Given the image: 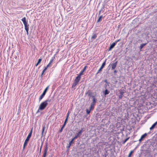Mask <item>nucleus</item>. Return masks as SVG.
Returning <instances> with one entry per match:
<instances>
[{"instance_id":"nucleus-37","label":"nucleus","mask_w":157,"mask_h":157,"mask_svg":"<svg viewBox=\"0 0 157 157\" xmlns=\"http://www.w3.org/2000/svg\"><path fill=\"white\" fill-rule=\"evenodd\" d=\"M71 145H70V144H69V145H68V146H67V147L68 148H69V147H70V146H71Z\"/></svg>"},{"instance_id":"nucleus-31","label":"nucleus","mask_w":157,"mask_h":157,"mask_svg":"<svg viewBox=\"0 0 157 157\" xmlns=\"http://www.w3.org/2000/svg\"><path fill=\"white\" fill-rule=\"evenodd\" d=\"M63 128L61 127V129L59 130V132L60 133L62 132L63 131Z\"/></svg>"},{"instance_id":"nucleus-4","label":"nucleus","mask_w":157,"mask_h":157,"mask_svg":"<svg viewBox=\"0 0 157 157\" xmlns=\"http://www.w3.org/2000/svg\"><path fill=\"white\" fill-rule=\"evenodd\" d=\"M47 105H48L47 104V102L45 103L44 101L41 103L39 106L37 113L39 112V110H42L44 109Z\"/></svg>"},{"instance_id":"nucleus-24","label":"nucleus","mask_w":157,"mask_h":157,"mask_svg":"<svg viewBox=\"0 0 157 157\" xmlns=\"http://www.w3.org/2000/svg\"><path fill=\"white\" fill-rule=\"evenodd\" d=\"M75 139L73 137L71 141L69 142L70 145H71V144L73 143V141L75 140Z\"/></svg>"},{"instance_id":"nucleus-35","label":"nucleus","mask_w":157,"mask_h":157,"mask_svg":"<svg viewBox=\"0 0 157 157\" xmlns=\"http://www.w3.org/2000/svg\"><path fill=\"white\" fill-rule=\"evenodd\" d=\"M120 39L118 40H116V41H115V43H116H116H117L119 41H120Z\"/></svg>"},{"instance_id":"nucleus-10","label":"nucleus","mask_w":157,"mask_h":157,"mask_svg":"<svg viewBox=\"0 0 157 157\" xmlns=\"http://www.w3.org/2000/svg\"><path fill=\"white\" fill-rule=\"evenodd\" d=\"M48 147L47 146V145L46 146L44 150V153L43 155V157H46L47 152V150H48Z\"/></svg>"},{"instance_id":"nucleus-18","label":"nucleus","mask_w":157,"mask_h":157,"mask_svg":"<svg viewBox=\"0 0 157 157\" xmlns=\"http://www.w3.org/2000/svg\"><path fill=\"white\" fill-rule=\"evenodd\" d=\"M97 37V35L96 34H94L91 37V39H94Z\"/></svg>"},{"instance_id":"nucleus-1","label":"nucleus","mask_w":157,"mask_h":157,"mask_svg":"<svg viewBox=\"0 0 157 157\" xmlns=\"http://www.w3.org/2000/svg\"><path fill=\"white\" fill-rule=\"evenodd\" d=\"M32 128L31 129V130L30 131V132L29 133L28 136H27L26 139H25L24 143V144L23 145V150H24L25 148V147L27 146V144L30 139V138L32 133Z\"/></svg>"},{"instance_id":"nucleus-7","label":"nucleus","mask_w":157,"mask_h":157,"mask_svg":"<svg viewBox=\"0 0 157 157\" xmlns=\"http://www.w3.org/2000/svg\"><path fill=\"white\" fill-rule=\"evenodd\" d=\"M117 63V61H116L115 62H114V61H113V62L111 64L112 70H113L116 67Z\"/></svg>"},{"instance_id":"nucleus-29","label":"nucleus","mask_w":157,"mask_h":157,"mask_svg":"<svg viewBox=\"0 0 157 157\" xmlns=\"http://www.w3.org/2000/svg\"><path fill=\"white\" fill-rule=\"evenodd\" d=\"M45 71H44V70H43V71H42V74H41V77H42V75H43L44 73L45 72Z\"/></svg>"},{"instance_id":"nucleus-9","label":"nucleus","mask_w":157,"mask_h":157,"mask_svg":"<svg viewBox=\"0 0 157 157\" xmlns=\"http://www.w3.org/2000/svg\"><path fill=\"white\" fill-rule=\"evenodd\" d=\"M119 92L120 94L119 96V98L121 99L122 98L123 94L124 93V92L122 90H120Z\"/></svg>"},{"instance_id":"nucleus-16","label":"nucleus","mask_w":157,"mask_h":157,"mask_svg":"<svg viewBox=\"0 0 157 157\" xmlns=\"http://www.w3.org/2000/svg\"><path fill=\"white\" fill-rule=\"evenodd\" d=\"M42 59H38V62L35 65V66L36 67H37V65L40 63V62L42 61Z\"/></svg>"},{"instance_id":"nucleus-28","label":"nucleus","mask_w":157,"mask_h":157,"mask_svg":"<svg viewBox=\"0 0 157 157\" xmlns=\"http://www.w3.org/2000/svg\"><path fill=\"white\" fill-rule=\"evenodd\" d=\"M45 128V126H43V128H42V135H43L44 131V130Z\"/></svg>"},{"instance_id":"nucleus-40","label":"nucleus","mask_w":157,"mask_h":157,"mask_svg":"<svg viewBox=\"0 0 157 157\" xmlns=\"http://www.w3.org/2000/svg\"><path fill=\"white\" fill-rule=\"evenodd\" d=\"M1 117H0V121H1Z\"/></svg>"},{"instance_id":"nucleus-8","label":"nucleus","mask_w":157,"mask_h":157,"mask_svg":"<svg viewBox=\"0 0 157 157\" xmlns=\"http://www.w3.org/2000/svg\"><path fill=\"white\" fill-rule=\"evenodd\" d=\"M106 63V60L102 63L101 67H100L99 69L98 70V72L97 73H98L99 71L104 67L105 66Z\"/></svg>"},{"instance_id":"nucleus-17","label":"nucleus","mask_w":157,"mask_h":157,"mask_svg":"<svg viewBox=\"0 0 157 157\" xmlns=\"http://www.w3.org/2000/svg\"><path fill=\"white\" fill-rule=\"evenodd\" d=\"M109 93V91L107 89L105 90L104 91V95H105L108 94Z\"/></svg>"},{"instance_id":"nucleus-32","label":"nucleus","mask_w":157,"mask_h":157,"mask_svg":"<svg viewBox=\"0 0 157 157\" xmlns=\"http://www.w3.org/2000/svg\"><path fill=\"white\" fill-rule=\"evenodd\" d=\"M48 68V67H47V66H46L45 67H44V68L43 70L45 71Z\"/></svg>"},{"instance_id":"nucleus-5","label":"nucleus","mask_w":157,"mask_h":157,"mask_svg":"<svg viewBox=\"0 0 157 157\" xmlns=\"http://www.w3.org/2000/svg\"><path fill=\"white\" fill-rule=\"evenodd\" d=\"M49 86H48L44 90V92L40 96L39 98V101H40L43 98L44 96H45V95L46 94V93L48 90V88H49Z\"/></svg>"},{"instance_id":"nucleus-27","label":"nucleus","mask_w":157,"mask_h":157,"mask_svg":"<svg viewBox=\"0 0 157 157\" xmlns=\"http://www.w3.org/2000/svg\"><path fill=\"white\" fill-rule=\"evenodd\" d=\"M133 152V151H130V152L129 153V154L128 157H130Z\"/></svg>"},{"instance_id":"nucleus-34","label":"nucleus","mask_w":157,"mask_h":157,"mask_svg":"<svg viewBox=\"0 0 157 157\" xmlns=\"http://www.w3.org/2000/svg\"><path fill=\"white\" fill-rule=\"evenodd\" d=\"M65 125H66V124L64 123V124L63 125L62 128H64V127L65 126Z\"/></svg>"},{"instance_id":"nucleus-19","label":"nucleus","mask_w":157,"mask_h":157,"mask_svg":"<svg viewBox=\"0 0 157 157\" xmlns=\"http://www.w3.org/2000/svg\"><path fill=\"white\" fill-rule=\"evenodd\" d=\"M103 17V16H102L101 15V16H100L98 18V20H97V22H99L101 20V19H102V18Z\"/></svg>"},{"instance_id":"nucleus-2","label":"nucleus","mask_w":157,"mask_h":157,"mask_svg":"<svg viewBox=\"0 0 157 157\" xmlns=\"http://www.w3.org/2000/svg\"><path fill=\"white\" fill-rule=\"evenodd\" d=\"M21 21H22L24 24L25 26V28L27 32V34H28V31L29 30V25L28 24V21H26L25 17L21 19Z\"/></svg>"},{"instance_id":"nucleus-23","label":"nucleus","mask_w":157,"mask_h":157,"mask_svg":"<svg viewBox=\"0 0 157 157\" xmlns=\"http://www.w3.org/2000/svg\"><path fill=\"white\" fill-rule=\"evenodd\" d=\"M129 137H128L123 140L122 142V144H124L129 139Z\"/></svg>"},{"instance_id":"nucleus-36","label":"nucleus","mask_w":157,"mask_h":157,"mask_svg":"<svg viewBox=\"0 0 157 157\" xmlns=\"http://www.w3.org/2000/svg\"><path fill=\"white\" fill-rule=\"evenodd\" d=\"M69 113L68 112L67 114V118H68V117L69 116Z\"/></svg>"},{"instance_id":"nucleus-33","label":"nucleus","mask_w":157,"mask_h":157,"mask_svg":"<svg viewBox=\"0 0 157 157\" xmlns=\"http://www.w3.org/2000/svg\"><path fill=\"white\" fill-rule=\"evenodd\" d=\"M51 63H48V64L47 65V66H46L48 67H50V65H51Z\"/></svg>"},{"instance_id":"nucleus-12","label":"nucleus","mask_w":157,"mask_h":157,"mask_svg":"<svg viewBox=\"0 0 157 157\" xmlns=\"http://www.w3.org/2000/svg\"><path fill=\"white\" fill-rule=\"evenodd\" d=\"M86 66H85L84 67L83 70L80 72L78 75L81 77V76L83 74V72L86 70Z\"/></svg>"},{"instance_id":"nucleus-39","label":"nucleus","mask_w":157,"mask_h":157,"mask_svg":"<svg viewBox=\"0 0 157 157\" xmlns=\"http://www.w3.org/2000/svg\"><path fill=\"white\" fill-rule=\"evenodd\" d=\"M114 73H116V72H117V71H116V70H115V71H114Z\"/></svg>"},{"instance_id":"nucleus-6","label":"nucleus","mask_w":157,"mask_h":157,"mask_svg":"<svg viewBox=\"0 0 157 157\" xmlns=\"http://www.w3.org/2000/svg\"><path fill=\"white\" fill-rule=\"evenodd\" d=\"M83 131L82 129L80 130L78 133H76L75 136L74 138L75 139L81 136Z\"/></svg>"},{"instance_id":"nucleus-21","label":"nucleus","mask_w":157,"mask_h":157,"mask_svg":"<svg viewBox=\"0 0 157 157\" xmlns=\"http://www.w3.org/2000/svg\"><path fill=\"white\" fill-rule=\"evenodd\" d=\"M146 44L147 43H144L141 44L140 46V49L142 48L143 47L146 45Z\"/></svg>"},{"instance_id":"nucleus-14","label":"nucleus","mask_w":157,"mask_h":157,"mask_svg":"<svg viewBox=\"0 0 157 157\" xmlns=\"http://www.w3.org/2000/svg\"><path fill=\"white\" fill-rule=\"evenodd\" d=\"M116 44V43H113L111 44L109 47V51H110L112 48H113Z\"/></svg>"},{"instance_id":"nucleus-22","label":"nucleus","mask_w":157,"mask_h":157,"mask_svg":"<svg viewBox=\"0 0 157 157\" xmlns=\"http://www.w3.org/2000/svg\"><path fill=\"white\" fill-rule=\"evenodd\" d=\"M94 105H93V104H91L90 106V110H91L93 109L94 107Z\"/></svg>"},{"instance_id":"nucleus-13","label":"nucleus","mask_w":157,"mask_h":157,"mask_svg":"<svg viewBox=\"0 0 157 157\" xmlns=\"http://www.w3.org/2000/svg\"><path fill=\"white\" fill-rule=\"evenodd\" d=\"M92 97H93V100H92V103H91V104H93V105H95V103H96V98H94V96H92Z\"/></svg>"},{"instance_id":"nucleus-11","label":"nucleus","mask_w":157,"mask_h":157,"mask_svg":"<svg viewBox=\"0 0 157 157\" xmlns=\"http://www.w3.org/2000/svg\"><path fill=\"white\" fill-rule=\"evenodd\" d=\"M147 136V133H145L143 135H142L140 139L139 140V141L140 142L142 141V140H143V139L146 136Z\"/></svg>"},{"instance_id":"nucleus-26","label":"nucleus","mask_w":157,"mask_h":157,"mask_svg":"<svg viewBox=\"0 0 157 157\" xmlns=\"http://www.w3.org/2000/svg\"><path fill=\"white\" fill-rule=\"evenodd\" d=\"M91 110H90V109L89 110L88 109H86V113H87V114H89Z\"/></svg>"},{"instance_id":"nucleus-3","label":"nucleus","mask_w":157,"mask_h":157,"mask_svg":"<svg viewBox=\"0 0 157 157\" xmlns=\"http://www.w3.org/2000/svg\"><path fill=\"white\" fill-rule=\"evenodd\" d=\"M81 78V77L78 75L76 77L73 84L72 88H74L76 86L80 80Z\"/></svg>"},{"instance_id":"nucleus-15","label":"nucleus","mask_w":157,"mask_h":157,"mask_svg":"<svg viewBox=\"0 0 157 157\" xmlns=\"http://www.w3.org/2000/svg\"><path fill=\"white\" fill-rule=\"evenodd\" d=\"M157 124V121L156 122H155V123H154L152 125V126L150 128V130H152L153 129Z\"/></svg>"},{"instance_id":"nucleus-30","label":"nucleus","mask_w":157,"mask_h":157,"mask_svg":"<svg viewBox=\"0 0 157 157\" xmlns=\"http://www.w3.org/2000/svg\"><path fill=\"white\" fill-rule=\"evenodd\" d=\"M68 118L67 117H66V119H65V121L64 124H66V122H67V120Z\"/></svg>"},{"instance_id":"nucleus-20","label":"nucleus","mask_w":157,"mask_h":157,"mask_svg":"<svg viewBox=\"0 0 157 157\" xmlns=\"http://www.w3.org/2000/svg\"><path fill=\"white\" fill-rule=\"evenodd\" d=\"M55 59V57L54 56L52 57V58L51 59L49 63H52L53 62V61Z\"/></svg>"},{"instance_id":"nucleus-38","label":"nucleus","mask_w":157,"mask_h":157,"mask_svg":"<svg viewBox=\"0 0 157 157\" xmlns=\"http://www.w3.org/2000/svg\"><path fill=\"white\" fill-rule=\"evenodd\" d=\"M42 146H41L40 148V151H41V149Z\"/></svg>"},{"instance_id":"nucleus-25","label":"nucleus","mask_w":157,"mask_h":157,"mask_svg":"<svg viewBox=\"0 0 157 157\" xmlns=\"http://www.w3.org/2000/svg\"><path fill=\"white\" fill-rule=\"evenodd\" d=\"M51 101V99H47L46 100H45V101H44L45 102H47V105H48V102H50Z\"/></svg>"}]
</instances>
